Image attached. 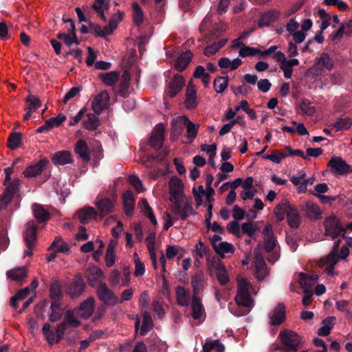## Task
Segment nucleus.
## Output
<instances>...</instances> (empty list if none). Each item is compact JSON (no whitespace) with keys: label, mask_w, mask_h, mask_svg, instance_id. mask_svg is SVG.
Returning a JSON list of instances; mask_svg holds the SVG:
<instances>
[{"label":"nucleus","mask_w":352,"mask_h":352,"mask_svg":"<svg viewBox=\"0 0 352 352\" xmlns=\"http://www.w3.org/2000/svg\"><path fill=\"white\" fill-rule=\"evenodd\" d=\"M78 219L82 224L87 223L91 219H96L98 213L91 206L84 207L78 212Z\"/></svg>","instance_id":"26"},{"label":"nucleus","mask_w":352,"mask_h":352,"mask_svg":"<svg viewBox=\"0 0 352 352\" xmlns=\"http://www.w3.org/2000/svg\"><path fill=\"white\" fill-rule=\"evenodd\" d=\"M254 256V265L256 269L263 268L265 263L263 258V256L260 251V248L257 247L254 250L253 252Z\"/></svg>","instance_id":"56"},{"label":"nucleus","mask_w":352,"mask_h":352,"mask_svg":"<svg viewBox=\"0 0 352 352\" xmlns=\"http://www.w3.org/2000/svg\"><path fill=\"white\" fill-rule=\"evenodd\" d=\"M270 324L277 326L282 324L285 320V307L283 304L279 303L273 310V313L270 316Z\"/></svg>","instance_id":"22"},{"label":"nucleus","mask_w":352,"mask_h":352,"mask_svg":"<svg viewBox=\"0 0 352 352\" xmlns=\"http://www.w3.org/2000/svg\"><path fill=\"white\" fill-rule=\"evenodd\" d=\"M162 155H138L139 159H137L136 160L141 162L146 167H150L151 166V164H153V162L157 160H162L163 157H162Z\"/></svg>","instance_id":"51"},{"label":"nucleus","mask_w":352,"mask_h":352,"mask_svg":"<svg viewBox=\"0 0 352 352\" xmlns=\"http://www.w3.org/2000/svg\"><path fill=\"white\" fill-rule=\"evenodd\" d=\"M88 146L85 140H79L75 144V154H89L88 153Z\"/></svg>","instance_id":"62"},{"label":"nucleus","mask_w":352,"mask_h":352,"mask_svg":"<svg viewBox=\"0 0 352 352\" xmlns=\"http://www.w3.org/2000/svg\"><path fill=\"white\" fill-rule=\"evenodd\" d=\"M38 226L33 220L30 221L27 225L23 234V239L27 248L32 249L35 245L37 237Z\"/></svg>","instance_id":"8"},{"label":"nucleus","mask_w":352,"mask_h":352,"mask_svg":"<svg viewBox=\"0 0 352 352\" xmlns=\"http://www.w3.org/2000/svg\"><path fill=\"white\" fill-rule=\"evenodd\" d=\"M299 108L304 114L311 116L316 113L314 107L311 106V102L307 98H302L299 104Z\"/></svg>","instance_id":"48"},{"label":"nucleus","mask_w":352,"mask_h":352,"mask_svg":"<svg viewBox=\"0 0 352 352\" xmlns=\"http://www.w3.org/2000/svg\"><path fill=\"white\" fill-rule=\"evenodd\" d=\"M243 233L247 234L250 238H252L257 230V228L253 225V223L248 221L241 225Z\"/></svg>","instance_id":"61"},{"label":"nucleus","mask_w":352,"mask_h":352,"mask_svg":"<svg viewBox=\"0 0 352 352\" xmlns=\"http://www.w3.org/2000/svg\"><path fill=\"white\" fill-rule=\"evenodd\" d=\"M50 296L52 299H61L63 296L62 287L58 281L52 283L50 288Z\"/></svg>","instance_id":"43"},{"label":"nucleus","mask_w":352,"mask_h":352,"mask_svg":"<svg viewBox=\"0 0 352 352\" xmlns=\"http://www.w3.org/2000/svg\"><path fill=\"white\" fill-rule=\"evenodd\" d=\"M19 186L20 181L18 179H15L10 182V184L7 185L6 188L1 195V201H3L6 204L10 203L14 195L19 192Z\"/></svg>","instance_id":"19"},{"label":"nucleus","mask_w":352,"mask_h":352,"mask_svg":"<svg viewBox=\"0 0 352 352\" xmlns=\"http://www.w3.org/2000/svg\"><path fill=\"white\" fill-rule=\"evenodd\" d=\"M153 323L150 314L147 311L143 312L142 325L140 328V334L144 336L153 329Z\"/></svg>","instance_id":"37"},{"label":"nucleus","mask_w":352,"mask_h":352,"mask_svg":"<svg viewBox=\"0 0 352 352\" xmlns=\"http://www.w3.org/2000/svg\"><path fill=\"white\" fill-rule=\"evenodd\" d=\"M184 82L185 80L182 76L179 74L175 75L168 84L167 95L170 98L175 97L182 89Z\"/></svg>","instance_id":"18"},{"label":"nucleus","mask_w":352,"mask_h":352,"mask_svg":"<svg viewBox=\"0 0 352 352\" xmlns=\"http://www.w3.org/2000/svg\"><path fill=\"white\" fill-rule=\"evenodd\" d=\"M95 204L100 219L114 211L115 201L109 197L102 198L96 201Z\"/></svg>","instance_id":"14"},{"label":"nucleus","mask_w":352,"mask_h":352,"mask_svg":"<svg viewBox=\"0 0 352 352\" xmlns=\"http://www.w3.org/2000/svg\"><path fill=\"white\" fill-rule=\"evenodd\" d=\"M191 309L192 316L195 320L200 319L202 314H205L204 307L199 296H192Z\"/></svg>","instance_id":"31"},{"label":"nucleus","mask_w":352,"mask_h":352,"mask_svg":"<svg viewBox=\"0 0 352 352\" xmlns=\"http://www.w3.org/2000/svg\"><path fill=\"white\" fill-rule=\"evenodd\" d=\"M279 12L276 10H269L261 16L258 25L261 28L270 26L276 21L279 16Z\"/></svg>","instance_id":"29"},{"label":"nucleus","mask_w":352,"mask_h":352,"mask_svg":"<svg viewBox=\"0 0 352 352\" xmlns=\"http://www.w3.org/2000/svg\"><path fill=\"white\" fill-rule=\"evenodd\" d=\"M228 80H229V78H228V76H225V77H222V76L217 77L214 80V82H213V86H214V90L217 93L223 92L228 85Z\"/></svg>","instance_id":"40"},{"label":"nucleus","mask_w":352,"mask_h":352,"mask_svg":"<svg viewBox=\"0 0 352 352\" xmlns=\"http://www.w3.org/2000/svg\"><path fill=\"white\" fill-rule=\"evenodd\" d=\"M322 73L323 69L321 68L317 61L315 60L314 65L306 70L305 76L309 78H315L322 76Z\"/></svg>","instance_id":"49"},{"label":"nucleus","mask_w":352,"mask_h":352,"mask_svg":"<svg viewBox=\"0 0 352 352\" xmlns=\"http://www.w3.org/2000/svg\"><path fill=\"white\" fill-rule=\"evenodd\" d=\"M217 278L221 285H226L229 281V276L224 266L217 268Z\"/></svg>","instance_id":"52"},{"label":"nucleus","mask_w":352,"mask_h":352,"mask_svg":"<svg viewBox=\"0 0 352 352\" xmlns=\"http://www.w3.org/2000/svg\"><path fill=\"white\" fill-rule=\"evenodd\" d=\"M195 214V211L192 208V203L186 201L184 204V206L182 208L181 213H179L178 216H179V217L182 220H185L190 214Z\"/></svg>","instance_id":"53"},{"label":"nucleus","mask_w":352,"mask_h":352,"mask_svg":"<svg viewBox=\"0 0 352 352\" xmlns=\"http://www.w3.org/2000/svg\"><path fill=\"white\" fill-rule=\"evenodd\" d=\"M302 211L306 217L311 221L322 219V211L319 206L313 202L307 201L302 208Z\"/></svg>","instance_id":"17"},{"label":"nucleus","mask_w":352,"mask_h":352,"mask_svg":"<svg viewBox=\"0 0 352 352\" xmlns=\"http://www.w3.org/2000/svg\"><path fill=\"white\" fill-rule=\"evenodd\" d=\"M164 125L162 123H158L153 129L148 140L140 144L142 152H146L147 146L152 148L155 151L160 149L164 141Z\"/></svg>","instance_id":"2"},{"label":"nucleus","mask_w":352,"mask_h":352,"mask_svg":"<svg viewBox=\"0 0 352 352\" xmlns=\"http://www.w3.org/2000/svg\"><path fill=\"white\" fill-rule=\"evenodd\" d=\"M175 294L177 303L182 307H187L189 305L190 293L183 286H177L175 289Z\"/></svg>","instance_id":"30"},{"label":"nucleus","mask_w":352,"mask_h":352,"mask_svg":"<svg viewBox=\"0 0 352 352\" xmlns=\"http://www.w3.org/2000/svg\"><path fill=\"white\" fill-rule=\"evenodd\" d=\"M133 16L134 23L140 26L144 21V14L138 3H133Z\"/></svg>","instance_id":"47"},{"label":"nucleus","mask_w":352,"mask_h":352,"mask_svg":"<svg viewBox=\"0 0 352 352\" xmlns=\"http://www.w3.org/2000/svg\"><path fill=\"white\" fill-rule=\"evenodd\" d=\"M197 255L202 258L204 255L210 256V249L208 245H206L201 240L195 246Z\"/></svg>","instance_id":"57"},{"label":"nucleus","mask_w":352,"mask_h":352,"mask_svg":"<svg viewBox=\"0 0 352 352\" xmlns=\"http://www.w3.org/2000/svg\"><path fill=\"white\" fill-rule=\"evenodd\" d=\"M192 56V53L189 50L182 52L176 59L174 68L178 72H183L190 64Z\"/></svg>","instance_id":"23"},{"label":"nucleus","mask_w":352,"mask_h":352,"mask_svg":"<svg viewBox=\"0 0 352 352\" xmlns=\"http://www.w3.org/2000/svg\"><path fill=\"white\" fill-rule=\"evenodd\" d=\"M96 294L98 299L107 306H114L118 302V298L107 285L100 281L96 287Z\"/></svg>","instance_id":"5"},{"label":"nucleus","mask_w":352,"mask_h":352,"mask_svg":"<svg viewBox=\"0 0 352 352\" xmlns=\"http://www.w3.org/2000/svg\"><path fill=\"white\" fill-rule=\"evenodd\" d=\"M129 182L130 183L131 185H132L135 190L138 192H141L143 191V186H142V182L140 181V178L135 175H130L129 177Z\"/></svg>","instance_id":"63"},{"label":"nucleus","mask_w":352,"mask_h":352,"mask_svg":"<svg viewBox=\"0 0 352 352\" xmlns=\"http://www.w3.org/2000/svg\"><path fill=\"white\" fill-rule=\"evenodd\" d=\"M88 24L91 28V32H93L96 36L104 38L107 35H110V33L106 26L102 28L100 25L91 21H89Z\"/></svg>","instance_id":"46"},{"label":"nucleus","mask_w":352,"mask_h":352,"mask_svg":"<svg viewBox=\"0 0 352 352\" xmlns=\"http://www.w3.org/2000/svg\"><path fill=\"white\" fill-rule=\"evenodd\" d=\"M341 243V240L338 239L334 242L333 249L330 254L327 256V263L329 264V271L332 270L334 267V265L338 261V252H339L340 244Z\"/></svg>","instance_id":"34"},{"label":"nucleus","mask_w":352,"mask_h":352,"mask_svg":"<svg viewBox=\"0 0 352 352\" xmlns=\"http://www.w3.org/2000/svg\"><path fill=\"white\" fill-rule=\"evenodd\" d=\"M120 74L118 72H110L108 73H100V79L107 85H114L119 79Z\"/></svg>","instance_id":"36"},{"label":"nucleus","mask_w":352,"mask_h":352,"mask_svg":"<svg viewBox=\"0 0 352 352\" xmlns=\"http://www.w3.org/2000/svg\"><path fill=\"white\" fill-rule=\"evenodd\" d=\"M237 305L251 307L252 300L249 292V284L245 278L238 280L237 294L235 296Z\"/></svg>","instance_id":"4"},{"label":"nucleus","mask_w":352,"mask_h":352,"mask_svg":"<svg viewBox=\"0 0 352 352\" xmlns=\"http://www.w3.org/2000/svg\"><path fill=\"white\" fill-rule=\"evenodd\" d=\"M315 60L317 61L323 70L326 69L328 71H331L334 67L333 59L326 52H322L320 57L316 58Z\"/></svg>","instance_id":"33"},{"label":"nucleus","mask_w":352,"mask_h":352,"mask_svg":"<svg viewBox=\"0 0 352 352\" xmlns=\"http://www.w3.org/2000/svg\"><path fill=\"white\" fill-rule=\"evenodd\" d=\"M95 307V299L90 296L82 302L78 307L79 314L84 319L89 318L93 314Z\"/></svg>","instance_id":"20"},{"label":"nucleus","mask_w":352,"mask_h":352,"mask_svg":"<svg viewBox=\"0 0 352 352\" xmlns=\"http://www.w3.org/2000/svg\"><path fill=\"white\" fill-rule=\"evenodd\" d=\"M123 208L125 214L127 217H131L133 215L135 198L131 190H126L122 194Z\"/></svg>","instance_id":"21"},{"label":"nucleus","mask_w":352,"mask_h":352,"mask_svg":"<svg viewBox=\"0 0 352 352\" xmlns=\"http://www.w3.org/2000/svg\"><path fill=\"white\" fill-rule=\"evenodd\" d=\"M186 127L187 128V138L189 141L191 142L195 138L197 134V128L193 122L188 120V118Z\"/></svg>","instance_id":"59"},{"label":"nucleus","mask_w":352,"mask_h":352,"mask_svg":"<svg viewBox=\"0 0 352 352\" xmlns=\"http://www.w3.org/2000/svg\"><path fill=\"white\" fill-rule=\"evenodd\" d=\"M27 276V271L25 267H20L7 272V276L14 280H21Z\"/></svg>","instance_id":"44"},{"label":"nucleus","mask_w":352,"mask_h":352,"mask_svg":"<svg viewBox=\"0 0 352 352\" xmlns=\"http://www.w3.org/2000/svg\"><path fill=\"white\" fill-rule=\"evenodd\" d=\"M352 124V120L348 118H340L338 120L333 124V127L337 131H342L348 129Z\"/></svg>","instance_id":"50"},{"label":"nucleus","mask_w":352,"mask_h":352,"mask_svg":"<svg viewBox=\"0 0 352 352\" xmlns=\"http://www.w3.org/2000/svg\"><path fill=\"white\" fill-rule=\"evenodd\" d=\"M325 234L332 239H336L340 236L344 237L345 228L340 220L334 214L327 217L324 221Z\"/></svg>","instance_id":"3"},{"label":"nucleus","mask_w":352,"mask_h":352,"mask_svg":"<svg viewBox=\"0 0 352 352\" xmlns=\"http://www.w3.org/2000/svg\"><path fill=\"white\" fill-rule=\"evenodd\" d=\"M285 203H288V201L283 200L274 208V212L278 221H282L285 219V215L286 214L285 212V206H286Z\"/></svg>","instance_id":"55"},{"label":"nucleus","mask_w":352,"mask_h":352,"mask_svg":"<svg viewBox=\"0 0 352 352\" xmlns=\"http://www.w3.org/2000/svg\"><path fill=\"white\" fill-rule=\"evenodd\" d=\"M67 327L65 322L60 323L56 329V343H59L64 337Z\"/></svg>","instance_id":"64"},{"label":"nucleus","mask_w":352,"mask_h":352,"mask_svg":"<svg viewBox=\"0 0 352 352\" xmlns=\"http://www.w3.org/2000/svg\"><path fill=\"white\" fill-rule=\"evenodd\" d=\"M84 127L89 131H95L100 126V121L98 118L93 114H87V120L83 122Z\"/></svg>","instance_id":"39"},{"label":"nucleus","mask_w":352,"mask_h":352,"mask_svg":"<svg viewBox=\"0 0 352 352\" xmlns=\"http://www.w3.org/2000/svg\"><path fill=\"white\" fill-rule=\"evenodd\" d=\"M124 12L118 11L117 14H114L110 18L109 24L107 28L110 34H111L115 29H116L118 24L123 19Z\"/></svg>","instance_id":"42"},{"label":"nucleus","mask_w":352,"mask_h":352,"mask_svg":"<svg viewBox=\"0 0 352 352\" xmlns=\"http://www.w3.org/2000/svg\"><path fill=\"white\" fill-rule=\"evenodd\" d=\"M261 52V50L254 47L244 45L239 51V56L241 57H247L250 56H256Z\"/></svg>","instance_id":"58"},{"label":"nucleus","mask_w":352,"mask_h":352,"mask_svg":"<svg viewBox=\"0 0 352 352\" xmlns=\"http://www.w3.org/2000/svg\"><path fill=\"white\" fill-rule=\"evenodd\" d=\"M317 279V276H310L303 272L299 274V283L303 291L312 292L311 288Z\"/></svg>","instance_id":"28"},{"label":"nucleus","mask_w":352,"mask_h":352,"mask_svg":"<svg viewBox=\"0 0 352 352\" xmlns=\"http://www.w3.org/2000/svg\"><path fill=\"white\" fill-rule=\"evenodd\" d=\"M187 117L186 116H178L173 119L170 123V138L173 141L177 140L186 127Z\"/></svg>","instance_id":"13"},{"label":"nucleus","mask_w":352,"mask_h":352,"mask_svg":"<svg viewBox=\"0 0 352 352\" xmlns=\"http://www.w3.org/2000/svg\"><path fill=\"white\" fill-rule=\"evenodd\" d=\"M34 218L39 223H44L50 219V212L44 207L38 204H34L32 206Z\"/></svg>","instance_id":"27"},{"label":"nucleus","mask_w":352,"mask_h":352,"mask_svg":"<svg viewBox=\"0 0 352 352\" xmlns=\"http://www.w3.org/2000/svg\"><path fill=\"white\" fill-rule=\"evenodd\" d=\"M109 94L107 91H103L96 95L91 104L92 109L96 114H100L107 109L109 102Z\"/></svg>","instance_id":"9"},{"label":"nucleus","mask_w":352,"mask_h":352,"mask_svg":"<svg viewBox=\"0 0 352 352\" xmlns=\"http://www.w3.org/2000/svg\"><path fill=\"white\" fill-rule=\"evenodd\" d=\"M21 133H12L8 138L7 146L12 150H15L21 144Z\"/></svg>","instance_id":"41"},{"label":"nucleus","mask_w":352,"mask_h":352,"mask_svg":"<svg viewBox=\"0 0 352 352\" xmlns=\"http://www.w3.org/2000/svg\"><path fill=\"white\" fill-rule=\"evenodd\" d=\"M43 333L50 346H52L56 342V333L51 329V326L49 323H45L43 329Z\"/></svg>","instance_id":"45"},{"label":"nucleus","mask_w":352,"mask_h":352,"mask_svg":"<svg viewBox=\"0 0 352 352\" xmlns=\"http://www.w3.org/2000/svg\"><path fill=\"white\" fill-rule=\"evenodd\" d=\"M215 252L221 257L224 258L225 254H233L235 251L234 246L227 241H223L218 243L216 249H214Z\"/></svg>","instance_id":"35"},{"label":"nucleus","mask_w":352,"mask_h":352,"mask_svg":"<svg viewBox=\"0 0 352 352\" xmlns=\"http://www.w3.org/2000/svg\"><path fill=\"white\" fill-rule=\"evenodd\" d=\"M52 161L55 165H65L74 162L72 155H52Z\"/></svg>","instance_id":"54"},{"label":"nucleus","mask_w":352,"mask_h":352,"mask_svg":"<svg viewBox=\"0 0 352 352\" xmlns=\"http://www.w3.org/2000/svg\"><path fill=\"white\" fill-rule=\"evenodd\" d=\"M334 175H344L352 173V167L340 157H333L328 163Z\"/></svg>","instance_id":"7"},{"label":"nucleus","mask_w":352,"mask_h":352,"mask_svg":"<svg viewBox=\"0 0 352 352\" xmlns=\"http://www.w3.org/2000/svg\"><path fill=\"white\" fill-rule=\"evenodd\" d=\"M41 105L42 102L38 97L31 94L28 95L25 98V105L24 107V110L26 111V113L23 116V120L25 121L29 120L32 113L36 111L41 107Z\"/></svg>","instance_id":"10"},{"label":"nucleus","mask_w":352,"mask_h":352,"mask_svg":"<svg viewBox=\"0 0 352 352\" xmlns=\"http://www.w3.org/2000/svg\"><path fill=\"white\" fill-rule=\"evenodd\" d=\"M262 234L264 239V247L267 252H271L275 248L277 240L274 235L271 224H267L263 230Z\"/></svg>","instance_id":"12"},{"label":"nucleus","mask_w":352,"mask_h":352,"mask_svg":"<svg viewBox=\"0 0 352 352\" xmlns=\"http://www.w3.org/2000/svg\"><path fill=\"white\" fill-rule=\"evenodd\" d=\"M168 186L170 198L184 197L182 193L184 186L180 179L177 177L171 178Z\"/></svg>","instance_id":"24"},{"label":"nucleus","mask_w":352,"mask_h":352,"mask_svg":"<svg viewBox=\"0 0 352 352\" xmlns=\"http://www.w3.org/2000/svg\"><path fill=\"white\" fill-rule=\"evenodd\" d=\"M278 337L284 347H277L276 349L295 352L302 347L303 342L301 337L292 330L284 329L281 331Z\"/></svg>","instance_id":"1"},{"label":"nucleus","mask_w":352,"mask_h":352,"mask_svg":"<svg viewBox=\"0 0 352 352\" xmlns=\"http://www.w3.org/2000/svg\"><path fill=\"white\" fill-rule=\"evenodd\" d=\"M212 349H215L217 352H223L225 346L219 340L207 339L204 344V352H210Z\"/></svg>","instance_id":"38"},{"label":"nucleus","mask_w":352,"mask_h":352,"mask_svg":"<svg viewBox=\"0 0 352 352\" xmlns=\"http://www.w3.org/2000/svg\"><path fill=\"white\" fill-rule=\"evenodd\" d=\"M86 285L80 275L76 276L72 280L67 294L72 298L79 297L85 291Z\"/></svg>","instance_id":"11"},{"label":"nucleus","mask_w":352,"mask_h":352,"mask_svg":"<svg viewBox=\"0 0 352 352\" xmlns=\"http://www.w3.org/2000/svg\"><path fill=\"white\" fill-rule=\"evenodd\" d=\"M49 164V161L46 159H42L36 163H32L28 166L23 171L25 177H34L41 175Z\"/></svg>","instance_id":"15"},{"label":"nucleus","mask_w":352,"mask_h":352,"mask_svg":"<svg viewBox=\"0 0 352 352\" xmlns=\"http://www.w3.org/2000/svg\"><path fill=\"white\" fill-rule=\"evenodd\" d=\"M184 104L188 109H195L197 107V91L192 83V80H190L187 85Z\"/></svg>","instance_id":"16"},{"label":"nucleus","mask_w":352,"mask_h":352,"mask_svg":"<svg viewBox=\"0 0 352 352\" xmlns=\"http://www.w3.org/2000/svg\"><path fill=\"white\" fill-rule=\"evenodd\" d=\"M57 248V252L69 254L70 252V248L69 245L63 241L61 236H56L53 243L51 244V245L49 247L48 250H51L52 249Z\"/></svg>","instance_id":"32"},{"label":"nucleus","mask_w":352,"mask_h":352,"mask_svg":"<svg viewBox=\"0 0 352 352\" xmlns=\"http://www.w3.org/2000/svg\"><path fill=\"white\" fill-rule=\"evenodd\" d=\"M285 212L287 217L288 225L292 228H298L302 223L301 216L296 207L291 204L289 201L285 203Z\"/></svg>","instance_id":"6"},{"label":"nucleus","mask_w":352,"mask_h":352,"mask_svg":"<svg viewBox=\"0 0 352 352\" xmlns=\"http://www.w3.org/2000/svg\"><path fill=\"white\" fill-rule=\"evenodd\" d=\"M204 274L198 271L191 277V285L193 288V296H198L204 289Z\"/></svg>","instance_id":"25"},{"label":"nucleus","mask_w":352,"mask_h":352,"mask_svg":"<svg viewBox=\"0 0 352 352\" xmlns=\"http://www.w3.org/2000/svg\"><path fill=\"white\" fill-rule=\"evenodd\" d=\"M63 322H65L67 327L68 325L72 326L74 327H77L80 324V321L74 317L73 313L71 311H67L66 312Z\"/></svg>","instance_id":"60"}]
</instances>
